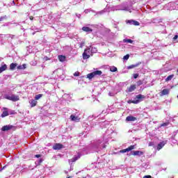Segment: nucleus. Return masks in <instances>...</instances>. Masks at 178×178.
<instances>
[{
	"mask_svg": "<svg viewBox=\"0 0 178 178\" xmlns=\"http://www.w3.org/2000/svg\"><path fill=\"white\" fill-rule=\"evenodd\" d=\"M101 74H102V71L101 70L94 71L87 74V79H89V80H91V79H94L95 76H101Z\"/></svg>",
	"mask_w": 178,
	"mask_h": 178,
	"instance_id": "1",
	"label": "nucleus"
},
{
	"mask_svg": "<svg viewBox=\"0 0 178 178\" xmlns=\"http://www.w3.org/2000/svg\"><path fill=\"white\" fill-rule=\"evenodd\" d=\"M6 99H8L9 101L16 102L17 101H19V99H20V97H19V95H12L11 96H6Z\"/></svg>",
	"mask_w": 178,
	"mask_h": 178,
	"instance_id": "2",
	"label": "nucleus"
},
{
	"mask_svg": "<svg viewBox=\"0 0 178 178\" xmlns=\"http://www.w3.org/2000/svg\"><path fill=\"white\" fill-rule=\"evenodd\" d=\"M133 149H136V145H130L127 149H124L120 150V154H124L126 152L133 151Z\"/></svg>",
	"mask_w": 178,
	"mask_h": 178,
	"instance_id": "3",
	"label": "nucleus"
},
{
	"mask_svg": "<svg viewBox=\"0 0 178 178\" xmlns=\"http://www.w3.org/2000/svg\"><path fill=\"white\" fill-rule=\"evenodd\" d=\"M90 49H86L84 50V52L83 53V59H88L90 58Z\"/></svg>",
	"mask_w": 178,
	"mask_h": 178,
	"instance_id": "4",
	"label": "nucleus"
},
{
	"mask_svg": "<svg viewBox=\"0 0 178 178\" xmlns=\"http://www.w3.org/2000/svg\"><path fill=\"white\" fill-rule=\"evenodd\" d=\"M81 157V155L78 153V156H74L72 159L69 160V163H73L74 162H76V161H79V159H80V158Z\"/></svg>",
	"mask_w": 178,
	"mask_h": 178,
	"instance_id": "5",
	"label": "nucleus"
},
{
	"mask_svg": "<svg viewBox=\"0 0 178 178\" xmlns=\"http://www.w3.org/2000/svg\"><path fill=\"white\" fill-rule=\"evenodd\" d=\"M132 155H134V156H141L144 155V152L140 150L134 151Z\"/></svg>",
	"mask_w": 178,
	"mask_h": 178,
	"instance_id": "6",
	"label": "nucleus"
},
{
	"mask_svg": "<svg viewBox=\"0 0 178 178\" xmlns=\"http://www.w3.org/2000/svg\"><path fill=\"white\" fill-rule=\"evenodd\" d=\"M13 129V125H5L2 127L1 130L2 131H9V130H12Z\"/></svg>",
	"mask_w": 178,
	"mask_h": 178,
	"instance_id": "7",
	"label": "nucleus"
},
{
	"mask_svg": "<svg viewBox=\"0 0 178 178\" xmlns=\"http://www.w3.org/2000/svg\"><path fill=\"white\" fill-rule=\"evenodd\" d=\"M62 148H63V145H62L60 143H56L53 146V149H55V150L62 149Z\"/></svg>",
	"mask_w": 178,
	"mask_h": 178,
	"instance_id": "8",
	"label": "nucleus"
},
{
	"mask_svg": "<svg viewBox=\"0 0 178 178\" xmlns=\"http://www.w3.org/2000/svg\"><path fill=\"white\" fill-rule=\"evenodd\" d=\"M127 23H129V24H132L133 26H138L140 24V22L133 19L127 20Z\"/></svg>",
	"mask_w": 178,
	"mask_h": 178,
	"instance_id": "9",
	"label": "nucleus"
},
{
	"mask_svg": "<svg viewBox=\"0 0 178 178\" xmlns=\"http://www.w3.org/2000/svg\"><path fill=\"white\" fill-rule=\"evenodd\" d=\"M136 120H137V118L136 117H133L132 115H129L126 118L127 122H136Z\"/></svg>",
	"mask_w": 178,
	"mask_h": 178,
	"instance_id": "10",
	"label": "nucleus"
},
{
	"mask_svg": "<svg viewBox=\"0 0 178 178\" xmlns=\"http://www.w3.org/2000/svg\"><path fill=\"white\" fill-rule=\"evenodd\" d=\"M72 122H80V118L79 116H74V115H70Z\"/></svg>",
	"mask_w": 178,
	"mask_h": 178,
	"instance_id": "11",
	"label": "nucleus"
},
{
	"mask_svg": "<svg viewBox=\"0 0 178 178\" xmlns=\"http://www.w3.org/2000/svg\"><path fill=\"white\" fill-rule=\"evenodd\" d=\"M136 88H137V86L136 85H131L128 88V92H133V91H134V90H136Z\"/></svg>",
	"mask_w": 178,
	"mask_h": 178,
	"instance_id": "12",
	"label": "nucleus"
},
{
	"mask_svg": "<svg viewBox=\"0 0 178 178\" xmlns=\"http://www.w3.org/2000/svg\"><path fill=\"white\" fill-rule=\"evenodd\" d=\"M170 92L169 89H163L161 92V97H163V95H168Z\"/></svg>",
	"mask_w": 178,
	"mask_h": 178,
	"instance_id": "13",
	"label": "nucleus"
},
{
	"mask_svg": "<svg viewBox=\"0 0 178 178\" xmlns=\"http://www.w3.org/2000/svg\"><path fill=\"white\" fill-rule=\"evenodd\" d=\"M83 31H85L86 33H91L92 32V29L88 26H83L82 28Z\"/></svg>",
	"mask_w": 178,
	"mask_h": 178,
	"instance_id": "14",
	"label": "nucleus"
},
{
	"mask_svg": "<svg viewBox=\"0 0 178 178\" xmlns=\"http://www.w3.org/2000/svg\"><path fill=\"white\" fill-rule=\"evenodd\" d=\"M165 147V142H161L157 145V150L160 151V149H162Z\"/></svg>",
	"mask_w": 178,
	"mask_h": 178,
	"instance_id": "15",
	"label": "nucleus"
},
{
	"mask_svg": "<svg viewBox=\"0 0 178 178\" xmlns=\"http://www.w3.org/2000/svg\"><path fill=\"white\" fill-rule=\"evenodd\" d=\"M38 102L35 99H32L30 102L31 108H34V106H37Z\"/></svg>",
	"mask_w": 178,
	"mask_h": 178,
	"instance_id": "16",
	"label": "nucleus"
},
{
	"mask_svg": "<svg viewBox=\"0 0 178 178\" xmlns=\"http://www.w3.org/2000/svg\"><path fill=\"white\" fill-rule=\"evenodd\" d=\"M58 58L60 62H65L66 60V56L58 55Z\"/></svg>",
	"mask_w": 178,
	"mask_h": 178,
	"instance_id": "17",
	"label": "nucleus"
},
{
	"mask_svg": "<svg viewBox=\"0 0 178 178\" xmlns=\"http://www.w3.org/2000/svg\"><path fill=\"white\" fill-rule=\"evenodd\" d=\"M17 67V63H12L10 65V70H15L16 67Z\"/></svg>",
	"mask_w": 178,
	"mask_h": 178,
	"instance_id": "18",
	"label": "nucleus"
},
{
	"mask_svg": "<svg viewBox=\"0 0 178 178\" xmlns=\"http://www.w3.org/2000/svg\"><path fill=\"white\" fill-rule=\"evenodd\" d=\"M8 69V65L6 64H4L1 67H0V73H2V72H5Z\"/></svg>",
	"mask_w": 178,
	"mask_h": 178,
	"instance_id": "19",
	"label": "nucleus"
},
{
	"mask_svg": "<svg viewBox=\"0 0 178 178\" xmlns=\"http://www.w3.org/2000/svg\"><path fill=\"white\" fill-rule=\"evenodd\" d=\"M139 65H141V63H138L135 64V65H131L127 67V69H129V70L134 69V67H137Z\"/></svg>",
	"mask_w": 178,
	"mask_h": 178,
	"instance_id": "20",
	"label": "nucleus"
},
{
	"mask_svg": "<svg viewBox=\"0 0 178 178\" xmlns=\"http://www.w3.org/2000/svg\"><path fill=\"white\" fill-rule=\"evenodd\" d=\"M26 64H23L22 65H19L17 67V69H18L19 70H24V69H26Z\"/></svg>",
	"mask_w": 178,
	"mask_h": 178,
	"instance_id": "21",
	"label": "nucleus"
},
{
	"mask_svg": "<svg viewBox=\"0 0 178 178\" xmlns=\"http://www.w3.org/2000/svg\"><path fill=\"white\" fill-rule=\"evenodd\" d=\"M6 116H9V112L8 111H3L1 118H6Z\"/></svg>",
	"mask_w": 178,
	"mask_h": 178,
	"instance_id": "22",
	"label": "nucleus"
},
{
	"mask_svg": "<svg viewBox=\"0 0 178 178\" xmlns=\"http://www.w3.org/2000/svg\"><path fill=\"white\" fill-rule=\"evenodd\" d=\"M136 98L137 99H145V96L140 94V95H136Z\"/></svg>",
	"mask_w": 178,
	"mask_h": 178,
	"instance_id": "23",
	"label": "nucleus"
},
{
	"mask_svg": "<svg viewBox=\"0 0 178 178\" xmlns=\"http://www.w3.org/2000/svg\"><path fill=\"white\" fill-rule=\"evenodd\" d=\"M173 77H175V74H171V75L168 76L165 79V81H170V80H172V79H173Z\"/></svg>",
	"mask_w": 178,
	"mask_h": 178,
	"instance_id": "24",
	"label": "nucleus"
},
{
	"mask_svg": "<svg viewBox=\"0 0 178 178\" xmlns=\"http://www.w3.org/2000/svg\"><path fill=\"white\" fill-rule=\"evenodd\" d=\"M110 72H118V67L115 66L111 67Z\"/></svg>",
	"mask_w": 178,
	"mask_h": 178,
	"instance_id": "25",
	"label": "nucleus"
},
{
	"mask_svg": "<svg viewBox=\"0 0 178 178\" xmlns=\"http://www.w3.org/2000/svg\"><path fill=\"white\" fill-rule=\"evenodd\" d=\"M43 96L42 94H39L35 96V101H38V99H40V98H42V97Z\"/></svg>",
	"mask_w": 178,
	"mask_h": 178,
	"instance_id": "26",
	"label": "nucleus"
},
{
	"mask_svg": "<svg viewBox=\"0 0 178 178\" xmlns=\"http://www.w3.org/2000/svg\"><path fill=\"white\" fill-rule=\"evenodd\" d=\"M124 42H127L129 44H133V40L131 39H124L123 40Z\"/></svg>",
	"mask_w": 178,
	"mask_h": 178,
	"instance_id": "27",
	"label": "nucleus"
},
{
	"mask_svg": "<svg viewBox=\"0 0 178 178\" xmlns=\"http://www.w3.org/2000/svg\"><path fill=\"white\" fill-rule=\"evenodd\" d=\"M130 58V55L127 54L123 57L124 60H127Z\"/></svg>",
	"mask_w": 178,
	"mask_h": 178,
	"instance_id": "28",
	"label": "nucleus"
},
{
	"mask_svg": "<svg viewBox=\"0 0 178 178\" xmlns=\"http://www.w3.org/2000/svg\"><path fill=\"white\" fill-rule=\"evenodd\" d=\"M161 127H166V126H169V122H164V123H163V124H161Z\"/></svg>",
	"mask_w": 178,
	"mask_h": 178,
	"instance_id": "29",
	"label": "nucleus"
},
{
	"mask_svg": "<svg viewBox=\"0 0 178 178\" xmlns=\"http://www.w3.org/2000/svg\"><path fill=\"white\" fill-rule=\"evenodd\" d=\"M74 76L75 77H79V76H80V72H76L74 74Z\"/></svg>",
	"mask_w": 178,
	"mask_h": 178,
	"instance_id": "30",
	"label": "nucleus"
},
{
	"mask_svg": "<svg viewBox=\"0 0 178 178\" xmlns=\"http://www.w3.org/2000/svg\"><path fill=\"white\" fill-rule=\"evenodd\" d=\"M131 102V104H138V102H140V100H133Z\"/></svg>",
	"mask_w": 178,
	"mask_h": 178,
	"instance_id": "31",
	"label": "nucleus"
},
{
	"mask_svg": "<svg viewBox=\"0 0 178 178\" xmlns=\"http://www.w3.org/2000/svg\"><path fill=\"white\" fill-rule=\"evenodd\" d=\"M137 84H138V86H143V81L139 80V81L137 82Z\"/></svg>",
	"mask_w": 178,
	"mask_h": 178,
	"instance_id": "32",
	"label": "nucleus"
},
{
	"mask_svg": "<svg viewBox=\"0 0 178 178\" xmlns=\"http://www.w3.org/2000/svg\"><path fill=\"white\" fill-rule=\"evenodd\" d=\"M148 145H149V147H154V142H149Z\"/></svg>",
	"mask_w": 178,
	"mask_h": 178,
	"instance_id": "33",
	"label": "nucleus"
},
{
	"mask_svg": "<svg viewBox=\"0 0 178 178\" xmlns=\"http://www.w3.org/2000/svg\"><path fill=\"white\" fill-rule=\"evenodd\" d=\"M178 38V35H175L173 38V41H175V40H177Z\"/></svg>",
	"mask_w": 178,
	"mask_h": 178,
	"instance_id": "34",
	"label": "nucleus"
},
{
	"mask_svg": "<svg viewBox=\"0 0 178 178\" xmlns=\"http://www.w3.org/2000/svg\"><path fill=\"white\" fill-rule=\"evenodd\" d=\"M137 77H138V74H134V79H137Z\"/></svg>",
	"mask_w": 178,
	"mask_h": 178,
	"instance_id": "35",
	"label": "nucleus"
},
{
	"mask_svg": "<svg viewBox=\"0 0 178 178\" xmlns=\"http://www.w3.org/2000/svg\"><path fill=\"white\" fill-rule=\"evenodd\" d=\"M35 158H41V154H36L35 155Z\"/></svg>",
	"mask_w": 178,
	"mask_h": 178,
	"instance_id": "36",
	"label": "nucleus"
},
{
	"mask_svg": "<svg viewBox=\"0 0 178 178\" xmlns=\"http://www.w3.org/2000/svg\"><path fill=\"white\" fill-rule=\"evenodd\" d=\"M29 19H30V20H34V17L30 16V17H29Z\"/></svg>",
	"mask_w": 178,
	"mask_h": 178,
	"instance_id": "37",
	"label": "nucleus"
},
{
	"mask_svg": "<svg viewBox=\"0 0 178 178\" xmlns=\"http://www.w3.org/2000/svg\"><path fill=\"white\" fill-rule=\"evenodd\" d=\"M3 19H5V17H0V22H2V20H3Z\"/></svg>",
	"mask_w": 178,
	"mask_h": 178,
	"instance_id": "38",
	"label": "nucleus"
},
{
	"mask_svg": "<svg viewBox=\"0 0 178 178\" xmlns=\"http://www.w3.org/2000/svg\"><path fill=\"white\" fill-rule=\"evenodd\" d=\"M41 162H42V160H40V163H41Z\"/></svg>",
	"mask_w": 178,
	"mask_h": 178,
	"instance_id": "39",
	"label": "nucleus"
},
{
	"mask_svg": "<svg viewBox=\"0 0 178 178\" xmlns=\"http://www.w3.org/2000/svg\"><path fill=\"white\" fill-rule=\"evenodd\" d=\"M2 169H5V167H3V168Z\"/></svg>",
	"mask_w": 178,
	"mask_h": 178,
	"instance_id": "40",
	"label": "nucleus"
}]
</instances>
